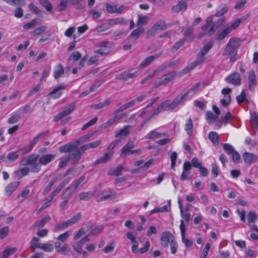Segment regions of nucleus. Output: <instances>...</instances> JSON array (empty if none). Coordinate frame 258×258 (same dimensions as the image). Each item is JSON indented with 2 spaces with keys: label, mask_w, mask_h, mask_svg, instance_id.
Returning <instances> with one entry per match:
<instances>
[{
  "label": "nucleus",
  "mask_w": 258,
  "mask_h": 258,
  "mask_svg": "<svg viewBox=\"0 0 258 258\" xmlns=\"http://www.w3.org/2000/svg\"><path fill=\"white\" fill-rule=\"evenodd\" d=\"M55 157L54 154H45L39 156L31 154L22 160L21 164L23 166H30L32 172L37 173L41 170L40 165H45L50 163Z\"/></svg>",
  "instance_id": "1"
},
{
  "label": "nucleus",
  "mask_w": 258,
  "mask_h": 258,
  "mask_svg": "<svg viewBox=\"0 0 258 258\" xmlns=\"http://www.w3.org/2000/svg\"><path fill=\"white\" fill-rule=\"evenodd\" d=\"M80 143V140H77L74 142L66 144L59 147V151L60 153H69L68 157L72 161V164H77L84 153L82 151L81 147L78 148Z\"/></svg>",
  "instance_id": "2"
},
{
  "label": "nucleus",
  "mask_w": 258,
  "mask_h": 258,
  "mask_svg": "<svg viewBox=\"0 0 258 258\" xmlns=\"http://www.w3.org/2000/svg\"><path fill=\"white\" fill-rule=\"evenodd\" d=\"M241 40L239 38H232L227 43L222 55L223 56L234 54L237 55V48L241 45Z\"/></svg>",
  "instance_id": "3"
},
{
  "label": "nucleus",
  "mask_w": 258,
  "mask_h": 258,
  "mask_svg": "<svg viewBox=\"0 0 258 258\" xmlns=\"http://www.w3.org/2000/svg\"><path fill=\"white\" fill-rule=\"evenodd\" d=\"M189 92L188 90L185 93H181L178 94L171 102L170 100H165L167 104V109L169 110H173L176 108L184 100H185Z\"/></svg>",
  "instance_id": "4"
},
{
  "label": "nucleus",
  "mask_w": 258,
  "mask_h": 258,
  "mask_svg": "<svg viewBox=\"0 0 258 258\" xmlns=\"http://www.w3.org/2000/svg\"><path fill=\"white\" fill-rule=\"evenodd\" d=\"M176 74L175 72L172 71L163 75L155 81L154 83L155 87L157 88L160 86L167 85L174 79Z\"/></svg>",
  "instance_id": "5"
},
{
  "label": "nucleus",
  "mask_w": 258,
  "mask_h": 258,
  "mask_svg": "<svg viewBox=\"0 0 258 258\" xmlns=\"http://www.w3.org/2000/svg\"><path fill=\"white\" fill-rule=\"evenodd\" d=\"M166 28V25L165 21L163 20H159L153 25V26L148 31L147 33L148 35L153 36Z\"/></svg>",
  "instance_id": "6"
},
{
  "label": "nucleus",
  "mask_w": 258,
  "mask_h": 258,
  "mask_svg": "<svg viewBox=\"0 0 258 258\" xmlns=\"http://www.w3.org/2000/svg\"><path fill=\"white\" fill-rule=\"evenodd\" d=\"M126 114L125 113H119L115 110L113 112V116L109 118L106 122L102 124V126L104 128H107L108 127L112 125L113 124L118 122L121 119L125 116Z\"/></svg>",
  "instance_id": "7"
},
{
  "label": "nucleus",
  "mask_w": 258,
  "mask_h": 258,
  "mask_svg": "<svg viewBox=\"0 0 258 258\" xmlns=\"http://www.w3.org/2000/svg\"><path fill=\"white\" fill-rule=\"evenodd\" d=\"M66 86L63 83H60L56 86L47 95L49 99H58L62 94L63 91L66 89Z\"/></svg>",
  "instance_id": "8"
},
{
  "label": "nucleus",
  "mask_w": 258,
  "mask_h": 258,
  "mask_svg": "<svg viewBox=\"0 0 258 258\" xmlns=\"http://www.w3.org/2000/svg\"><path fill=\"white\" fill-rule=\"evenodd\" d=\"M175 238L173 235L169 231H164L161 233L160 237L161 245L164 248L168 246V244L171 243L172 240H174Z\"/></svg>",
  "instance_id": "9"
},
{
  "label": "nucleus",
  "mask_w": 258,
  "mask_h": 258,
  "mask_svg": "<svg viewBox=\"0 0 258 258\" xmlns=\"http://www.w3.org/2000/svg\"><path fill=\"white\" fill-rule=\"evenodd\" d=\"M225 81L232 85L239 86L241 84V79L238 73L234 72L226 77Z\"/></svg>",
  "instance_id": "10"
},
{
  "label": "nucleus",
  "mask_w": 258,
  "mask_h": 258,
  "mask_svg": "<svg viewBox=\"0 0 258 258\" xmlns=\"http://www.w3.org/2000/svg\"><path fill=\"white\" fill-rule=\"evenodd\" d=\"M76 105L73 104L71 105L68 108L64 110L59 112L54 116L53 121L55 122L58 121L62 119L65 116L71 114L76 108Z\"/></svg>",
  "instance_id": "11"
},
{
  "label": "nucleus",
  "mask_w": 258,
  "mask_h": 258,
  "mask_svg": "<svg viewBox=\"0 0 258 258\" xmlns=\"http://www.w3.org/2000/svg\"><path fill=\"white\" fill-rule=\"evenodd\" d=\"M161 52L155 53V54L151 56H149L143 59V61L140 63L139 68L140 69H143L150 64H151L156 59L159 57L161 55Z\"/></svg>",
  "instance_id": "12"
},
{
  "label": "nucleus",
  "mask_w": 258,
  "mask_h": 258,
  "mask_svg": "<svg viewBox=\"0 0 258 258\" xmlns=\"http://www.w3.org/2000/svg\"><path fill=\"white\" fill-rule=\"evenodd\" d=\"M248 89L253 91L257 85L256 75L254 70H250L248 73Z\"/></svg>",
  "instance_id": "13"
},
{
  "label": "nucleus",
  "mask_w": 258,
  "mask_h": 258,
  "mask_svg": "<svg viewBox=\"0 0 258 258\" xmlns=\"http://www.w3.org/2000/svg\"><path fill=\"white\" fill-rule=\"evenodd\" d=\"M50 220V216L49 215H46L41 219L37 220L33 225H32L30 229L35 228H40L43 227L45 224Z\"/></svg>",
  "instance_id": "14"
},
{
  "label": "nucleus",
  "mask_w": 258,
  "mask_h": 258,
  "mask_svg": "<svg viewBox=\"0 0 258 258\" xmlns=\"http://www.w3.org/2000/svg\"><path fill=\"white\" fill-rule=\"evenodd\" d=\"M212 46L213 44L212 43H208L205 44L197 54V58L198 59H202V61L204 62L205 59L204 58L205 55H206Z\"/></svg>",
  "instance_id": "15"
},
{
  "label": "nucleus",
  "mask_w": 258,
  "mask_h": 258,
  "mask_svg": "<svg viewBox=\"0 0 258 258\" xmlns=\"http://www.w3.org/2000/svg\"><path fill=\"white\" fill-rule=\"evenodd\" d=\"M125 7L124 6H121L119 8L117 7V5H111L109 4L106 5V11L110 13H116V14H122L124 10Z\"/></svg>",
  "instance_id": "16"
},
{
  "label": "nucleus",
  "mask_w": 258,
  "mask_h": 258,
  "mask_svg": "<svg viewBox=\"0 0 258 258\" xmlns=\"http://www.w3.org/2000/svg\"><path fill=\"white\" fill-rule=\"evenodd\" d=\"M213 21V17H209L206 20V23L202 27V33H200L198 36L199 38H201L204 35H207L211 36L208 34L209 26L211 25Z\"/></svg>",
  "instance_id": "17"
},
{
  "label": "nucleus",
  "mask_w": 258,
  "mask_h": 258,
  "mask_svg": "<svg viewBox=\"0 0 258 258\" xmlns=\"http://www.w3.org/2000/svg\"><path fill=\"white\" fill-rule=\"evenodd\" d=\"M243 159L245 163L250 165L256 162L258 160V157L254 154L245 152L243 154Z\"/></svg>",
  "instance_id": "18"
},
{
  "label": "nucleus",
  "mask_w": 258,
  "mask_h": 258,
  "mask_svg": "<svg viewBox=\"0 0 258 258\" xmlns=\"http://www.w3.org/2000/svg\"><path fill=\"white\" fill-rule=\"evenodd\" d=\"M134 147L133 142H129L126 144L120 150V157H125L127 155H131L132 149Z\"/></svg>",
  "instance_id": "19"
},
{
  "label": "nucleus",
  "mask_w": 258,
  "mask_h": 258,
  "mask_svg": "<svg viewBox=\"0 0 258 258\" xmlns=\"http://www.w3.org/2000/svg\"><path fill=\"white\" fill-rule=\"evenodd\" d=\"M179 227L181 231L182 242L187 247H190L192 245V241L190 240L185 238V226L184 225L183 220L180 221V225Z\"/></svg>",
  "instance_id": "20"
},
{
  "label": "nucleus",
  "mask_w": 258,
  "mask_h": 258,
  "mask_svg": "<svg viewBox=\"0 0 258 258\" xmlns=\"http://www.w3.org/2000/svg\"><path fill=\"white\" fill-rule=\"evenodd\" d=\"M109 28L116 25H126L127 22L123 18H116L106 21Z\"/></svg>",
  "instance_id": "21"
},
{
  "label": "nucleus",
  "mask_w": 258,
  "mask_h": 258,
  "mask_svg": "<svg viewBox=\"0 0 258 258\" xmlns=\"http://www.w3.org/2000/svg\"><path fill=\"white\" fill-rule=\"evenodd\" d=\"M167 135L166 132L159 133L156 130H153L149 132L145 138L146 139L154 140L165 137Z\"/></svg>",
  "instance_id": "22"
},
{
  "label": "nucleus",
  "mask_w": 258,
  "mask_h": 258,
  "mask_svg": "<svg viewBox=\"0 0 258 258\" xmlns=\"http://www.w3.org/2000/svg\"><path fill=\"white\" fill-rule=\"evenodd\" d=\"M144 32V29L143 27L136 29L132 32L131 34L127 37V39L130 41L136 40Z\"/></svg>",
  "instance_id": "23"
},
{
  "label": "nucleus",
  "mask_w": 258,
  "mask_h": 258,
  "mask_svg": "<svg viewBox=\"0 0 258 258\" xmlns=\"http://www.w3.org/2000/svg\"><path fill=\"white\" fill-rule=\"evenodd\" d=\"M219 18L217 21H214L213 24L211 26L209 29L208 34L210 35H212L215 30L220 26L221 25L223 22L225 21L224 17H218Z\"/></svg>",
  "instance_id": "24"
},
{
  "label": "nucleus",
  "mask_w": 258,
  "mask_h": 258,
  "mask_svg": "<svg viewBox=\"0 0 258 258\" xmlns=\"http://www.w3.org/2000/svg\"><path fill=\"white\" fill-rule=\"evenodd\" d=\"M64 73L63 67L60 63L57 64L55 66L53 71V77L55 79L61 77Z\"/></svg>",
  "instance_id": "25"
},
{
  "label": "nucleus",
  "mask_w": 258,
  "mask_h": 258,
  "mask_svg": "<svg viewBox=\"0 0 258 258\" xmlns=\"http://www.w3.org/2000/svg\"><path fill=\"white\" fill-rule=\"evenodd\" d=\"M203 62L202 59L197 58L196 60L191 62L186 67L183 69L182 72L183 74L187 73Z\"/></svg>",
  "instance_id": "26"
},
{
  "label": "nucleus",
  "mask_w": 258,
  "mask_h": 258,
  "mask_svg": "<svg viewBox=\"0 0 258 258\" xmlns=\"http://www.w3.org/2000/svg\"><path fill=\"white\" fill-rule=\"evenodd\" d=\"M60 175H57V176L52 178L49 183L44 188L43 191V195H46L48 194L53 185L60 178Z\"/></svg>",
  "instance_id": "27"
},
{
  "label": "nucleus",
  "mask_w": 258,
  "mask_h": 258,
  "mask_svg": "<svg viewBox=\"0 0 258 258\" xmlns=\"http://www.w3.org/2000/svg\"><path fill=\"white\" fill-rule=\"evenodd\" d=\"M123 169V166L121 164H118L116 167L110 169L108 172V174L109 175L118 176L120 175Z\"/></svg>",
  "instance_id": "28"
},
{
  "label": "nucleus",
  "mask_w": 258,
  "mask_h": 258,
  "mask_svg": "<svg viewBox=\"0 0 258 258\" xmlns=\"http://www.w3.org/2000/svg\"><path fill=\"white\" fill-rule=\"evenodd\" d=\"M101 143V140H97L92 143L85 144L81 147L82 151L85 152L90 149L96 148L98 147Z\"/></svg>",
  "instance_id": "29"
},
{
  "label": "nucleus",
  "mask_w": 258,
  "mask_h": 258,
  "mask_svg": "<svg viewBox=\"0 0 258 258\" xmlns=\"http://www.w3.org/2000/svg\"><path fill=\"white\" fill-rule=\"evenodd\" d=\"M114 154L113 151L107 152L104 155L97 160L95 164L105 163L108 161Z\"/></svg>",
  "instance_id": "30"
},
{
  "label": "nucleus",
  "mask_w": 258,
  "mask_h": 258,
  "mask_svg": "<svg viewBox=\"0 0 258 258\" xmlns=\"http://www.w3.org/2000/svg\"><path fill=\"white\" fill-rule=\"evenodd\" d=\"M187 8V4L185 1H180L176 5L172 7V11L178 13L180 11H184Z\"/></svg>",
  "instance_id": "31"
},
{
  "label": "nucleus",
  "mask_w": 258,
  "mask_h": 258,
  "mask_svg": "<svg viewBox=\"0 0 258 258\" xmlns=\"http://www.w3.org/2000/svg\"><path fill=\"white\" fill-rule=\"evenodd\" d=\"M184 39L189 42H191L194 40V28L192 27L188 28L184 33Z\"/></svg>",
  "instance_id": "32"
},
{
  "label": "nucleus",
  "mask_w": 258,
  "mask_h": 258,
  "mask_svg": "<svg viewBox=\"0 0 258 258\" xmlns=\"http://www.w3.org/2000/svg\"><path fill=\"white\" fill-rule=\"evenodd\" d=\"M111 102L110 98H107L103 102H101L97 104H93L91 105L92 109L97 110L103 108L105 106L109 105Z\"/></svg>",
  "instance_id": "33"
},
{
  "label": "nucleus",
  "mask_w": 258,
  "mask_h": 258,
  "mask_svg": "<svg viewBox=\"0 0 258 258\" xmlns=\"http://www.w3.org/2000/svg\"><path fill=\"white\" fill-rule=\"evenodd\" d=\"M136 73H122L117 75L116 77V79H118L123 81H126L130 79L133 78Z\"/></svg>",
  "instance_id": "34"
},
{
  "label": "nucleus",
  "mask_w": 258,
  "mask_h": 258,
  "mask_svg": "<svg viewBox=\"0 0 258 258\" xmlns=\"http://www.w3.org/2000/svg\"><path fill=\"white\" fill-rule=\"evenodd\" d=\"M30 170V168L23 167L18 170L15 171V175L19 179L22 178L23 176L27 175Z\"/></svg>",
  "instance_id": "35"
},
{
  "label": "nucleus",
  "mask_w": 258,
  "mask_h": 258,
  "mask_svg": "<svg viewBox=\"0 0 258 258\" xmlns=\"http://www.w3.org/2000/svg\"><path fill=\"white\" fill-rule=\"evenodd\" d=\"M19 182H12L10 183L5 189L7 195L10 196L15 190L18 187Z\"/></svg>",
  "instance_id": "36"
},
{
  "label": "nucleus",
  "mask_w": 258,
  "mask_h": 258,
  "mask_svg": "<svg viewBox=\"0 0 258 258\" xmlns=\"http://www.w3.org/2000/svg\"><path fill=\"white\" fill-rule=\"evenodd\" d=\"M193 122L191 118H189L185 125V131L189 136H191L193 133Z\"/></svg>",
  "instance_id": "37"
},
{
  "label": "nucleus",
  "mask_w": 258,
  "mask_h": 258,
  "mask_svg": "<svg viewBox=\"0 0 258 258\" xmlns=\"http://www.w3.org/2000/svg\"><path fill=\"white\" fill-rule=\"evenodd\" d=\"M17 250L16 247H11L6 249L0 255V258H8Z\"/></svg>",
  "instance_id": "38"
},
{
  "label": "nucleus",
  "mask_w": 258,
  "mask_h": 258,
  "mask_svg": "<svg viewBox=\"0 0 258 258\" xmlns=\"http://www.w3.org/2000/svg\"><path fill=\"white\" fill-rule=\"evenodd\" d=\"M68 5V0H60L59 4L56 6L55 10L59 12L64 11L67 10Z\"/></svg>",
  "instance_id": "39"
},
{
  "label": "nucleus",
  "mask_w": 258,
  "mask_h": 258,
  "mask_svg": "<svg viewBox=\"0 0 258 258\" xmlns=\"http://www.w3.org/2000/svg\"><path fill=\"white\" fill-rule=\"evenodd\" d=\"M130 127V125H126L124 126L118 132H116L115 133V137L117 138L119 136L121 137H126L127 135H128L130 133L129 128Z\"/></svg>",
  "instance_id": "40"
},
{
  "label": "nucleus",
  "mask_w": 258,
  "mask_h": 258,
  "mask_svg": "<svg viewBox=\"0 0 258 258\" xmlns=\"http://www.w3.org/2000/svg\"><path fill=\"white\" fill-rule=\"evenodd\" d=\"M55 248L57 252L62 254L67 255L68 253V249L66 245H63L60 243L56 242Z\"/></svg>",
  "instance_id": "41"
},
{
  "label": "nucleus",
  "mask_w": 258,
  "mask_h": 258,
  "mask_svg": "<svg viewBox=\"0 0 258 258\" xmlns=\"http://www.w3.org/2000/svg\"><path fill=\"white\" fill-rule=\"evenodd\" d=\"M231 32H230L229 29L226 27L222 31L218 32L217 33L216 39L218 40H222L224 39Z\"/></svg>",
  "instance_id": "42"
},
{
  "label": "nucleus",
  "mask_w": 258,
  "mask_h": 258,
  "mask_svg": "<svg viewBox=\"0 0 258 258\" xmlns=\"http://www.w3.org/2000/svg\"><path fill=\"white\" fill-rule=\"evenodd\" d=\"M48 134V131H46L44 132H42L37 136H36L33 140L31 141V142L30 143L31 144V146H32L33 147L36 144V143L41 139L44 138L46 136H47Z\"/></svg>",
  "instance_id": "43"
},
{
  "label": "nucleus",
  "mask_w": 258,
  "mask_h": 258,
  "mask_svg": "<svg viewBox=\"0 0 258 258\" xmlns=\"http://www.w3.org/2000/svg\"><path fill=\"white\" fill-rule=\"evenodd\" d=\"M115 192L113 190H109L108 191H104L102 194V197L98 200H97V202H102L105 201L112 196L115 195Z\"/></svg>",
  "instance_id": "44"
},
{
  "label": "nucleus",
  "mask_w": 258,
  "mask_h": 258,
  "mask_svg": "<svg viewBox=\"0 0 258 258\" xmlns=\"http://www.w3.org/2000/svg\"><path fill=\"white\" fill-rule=\"evenodd\" d=\"M53 199L54 198L49 195L47 198L45 199L44 203L40 208L39 211L43 210L47 207H50L51 205V202Z\"/></svg>",
  "instance_id": "45"
},
{
  "label": "nucleus",
  "mask_w": 258,
  "mask_h": 258,
  "mask_svg": "<svg viewBox=\"0 0 258 258\" xmlns=\"http://www.w3.org/2000/svg\"><path fill=\"white\" fill-rule=\"evenodd\" d=\"M250 122L252 125L258 131V116L255 112L251 113Z\"/></svg>",
  "instance_id": "46"
},
{
  "label": "nucleus",
  "mask_w": 258,
  "mask_h": 258,
  "mask_svg": "<svg viewBox=\"0 0 258 258\" xmlns=\"http://www.w3.org/2000/svg\"><path fill=\"white\" fill-rule=\"evenodd\" d=\"M81 216L82 214L81 213L79 212L72 217L71 219L68 220V223H69V225L71 226L74 224L77 223L80 220Z\"/></svg>",
  "instance_id": "47"
},
{
  "label": "nucleus",
  "mask_w": 258,
  "mask_h": 258,
  "mask_svg": "<svg viewBox=\"0 0 258 258\" xmlns=\"http://www.w3.org/2000/svg\"><path fill=\"white\" fill-rule=\"evenodd\" d=\"M53 245L50 243H41L39 245V249L46 252H51L53 250Z\"/></svg>",
  "instance_id": "48"
},
{
  "label": "nucleus",
  "mask_w": 258,
  "mask_h": 258,
  "mask_svg": "<svg viewBox=\"0 0 258 258\" xmlns=\"http://www.w3.org/2000/svg\"><path fill=\"white\" fill-rule=\"evenodd\" d=\"M134 103H135V100H132L131 101L128 102V103H126L123 104V105L121 106L118 109H115V110L116 111H117L118 112H119V113H120L121 112L126 110V109H127L130 107H132L134 105Z\"/></svg>",
  "instance_id": "49"
},
{
  "label": "nucleus",
  "mask_w": 258,
  "mask_h": 258,
  "mask_svg": "<svg viewBox=\"0 0 258 258\" xmlns=\"http://www.w3.org/2000/svg\"><path fill=\"white\" fill-rule=\"evenodd\" d=\"M209 139L214 144L217 145L219 143L218 135L215 132H211L209 133Z\"/></svg>",
  "instance_id": "50"
},
{
  "label": "nucleus",
  "mask_w": 258,
  "mask_h": 258,
  "mask_svg": "<svg viewBox=\"0 0 258 258\" xmlns=\"http://www.w3.org/2000/svg\"><path fill=\"white\" fill-rule=\"evenodd\" d=\"M138 19L137 21V25L138 26H142L145 25L148 23L149 20V18L147 16H142L140 15H138Z\"/></svg>",
  "instance_id": "51"
},
{
  "label": "nucleus",
  "mask_w": 258,
  "mask_h": 258,
  "mask_svg": "<svg viewBox=\"0 0 258 258\" xmlns=\"http://www.w3.org/2000/svg\"><path fill=\"white\" fill-rule=\"evenodd\" d=\"M84 244L81 240H79L77 243L73 245V248L77 253L80 254L82 252V247Z\"/></svg>",
  "instance_id": "52"
},
{
  "label": "nucleus",
  "mask_w": 258,
  "mask_h": 258,
  "mask_svg": "<svg viewBox=\"0 0 258 258\" xmlns=\"http://www.w3.org/2000/svg\"><path fill=\"white\" fill-rule=\"evenodd\" d=\"M81 56L79 51H76L73 52L69 57V60L73 63L76 62Z\"/></svg>",
  "instance_id": "53"
},
{
  "label": "nucleus",
  "mask_w": 258,
  "mask_h": 258,
  "mask_svg": "<svg viewBox=\"0 0 258 258\" xmlns=\"http://www.w3.org/2000/svg\"><path fill=\"white\" fill-rule=\"evenodd\" d=\"M223 149L228 155H231L235 150L233 146L228 143H224L223 145Z\"/></svg>",
  "instance_id": "54"
},
{
  "label": "nucleus",
  "mask_w": 258,
  "mask_h": 258,
  "mask_svg": "<svg viewBox=\"0 0 258 258\" xmlns=\"http://www.w3.org/2000/svg\"><path fill=\"white\" fill-rule=\"evenodd\" d=\"M40 4L49 13H52V5L49 1H39Z\"/></svg>",
  "instance_id": "55"
},
{
  "label": "nucleus",
  "mask_w": 258,
  "mask_h": 258,
  "mask_svg": "<svg viewBox=\"0 0 258 258\" xmlns=\"http://www.w3.org/2000/svg\"><path fill=\"white\" fill-rule=\"evenodd\" d=\"M39 240L40 239L39 238L36 237H33L30 242V247L33 249H39V245L41 244V243L39 242Z\"/></svg>",
  "instance_id": "56"
},
{
  "label": "nucleus",
  "mask_w": 258,
  "mask_h": 258,
  "mask_svg": "<svg viewBox=\"0 0 258 258\" xmlns=\"http://www.w3.org/2000/svg\"><path fill=\"white\" fill-rule=\"evenodd\" d=\"M19 157V155L16 152H12L9 153L7 156V159L9 162H12L16 160Z\"/></svg>",
  "instance_id": "57"
},
{
  "label": "nucleus",
  "mask_w": 258,
  "mask_h": 258,
  "mask_svg": "<svg viewBox=\"0 0 258 258\" xmlns=\"http://www.w3.org/2000/svg\"><path fill=\"white\" fill-rule=\"evenodd\" d=\"M257 219L256 213L253 211L248 212L247 214V221L248 223H254Z\"/></svg>",
  "instance_id": "58"
},
{
  "label": "nucleus",
  "mask_w": 258,
  "mask_h": 258,
  "mask_svg": "<svg viewBox=\"0 0 258 258\" xmlns=\"http://www.w3.org/2000/svg\"><path fill=\"white\" fill-rule=\"evenodd\" d=\"M21 119L19 114H15L12 115L10 118L8 120V123L12 124L17 122Z\"/></svg>",
  "instance_id": "59"
},
{
  "label": "nucleus",
  "mask_w": 258,
  "mask_h": 258,
  "mask_svg": "<svg viewBox=\"0 0 258 258\" xmlns=\"http://www.w3.org/2000/svg\"><path fill=\"white\" fill-rule=\"evenodd\" d=\"M46 26H41L35 29L33 32H31V34L34 36L39 35L44 32L46 30Z\"/></svg>",
  "instance_id": "60"
},
{
  "label": "nucleus",
  "mask_w": 258,
  "mask_h": 258,
  "mask_svg": "<svg viewBox=\"0 0 258 258\" xmlns=\"http://www.w3.org/2000/svg\"><path fill=\"white\" fill-rule=\"evenodd\" d=\"M85 176H82L79 178L75 183H74L72 186L70 187L75 191L77 187L81 184V183L85 180Z\"/></svg>",
  "instance_id": "61"
},
{
  "label": "nucleus",
  "mask_w": 258,
  "mask_h": 258,
  "mask_svg": "<svg viewBox=\"0 0 258 258\" xmlns=\"http://www.w3.org/2000/svg\"><path fill=\"white\" fill-rule=\"evenodd\" d=\"M241 23V21L240 19H236L234 21L232 22L230 25V26L226 27L227 29H229L230 32H231L233 30L236 29L239 26Z\"/></svg>",
  "instance_id": "62"
},
{
  "label": "nucleus",
  "mask_w": 258,
  "mask_h": 258,
  "mask_svg": "<svg viewBox=\"0 0 258 258\" xmlns=\"http://www.w3.org/2000/svg\"><path fill=\"white\" fill-rule=\"evenodd\" d=\"M69 226H70L69 225V223H68V221L67 220L66 221L62 222L58 224H57L54 227V229L55 230H62L66 229Z\"/></svg>",
  "instance_id": "63"
},
{
  "label": "nucleus",
  "mask_w": 258,
  "mask_h": 258,
  "mask_svg": "<svg viewBox=\"0 0 258 258\" xmlns=\"http://www.w3.org/2000/svg\"><path fill=\"white\" fill-rule=\"evenodd\" d=\"M103 228L104 227L103 225H99L97 227H95L89 232L90 235H96L97 234H99L103 230Z\"/></svg>",
  "instance_id": "64"
}]
</instances>
